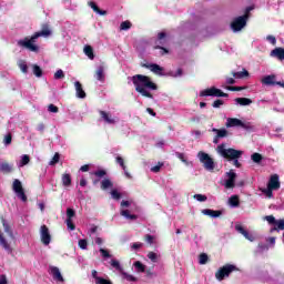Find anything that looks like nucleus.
Segmentation results:
<instances>
[{"instance_id":"1","label":"nucleus","mask_w":284,"mask_h":284,"mask_svg":"<svg viewBox=\"0 0 284 284\" xmlns=\"http://www.w3.org/2000/svg\"><path fill=\"white\" fill-rule=\"evenodd\" d=\"M135 88V92L141 94V97H145L146 99H154L152 95V90H159L156 83L152 82V79L148 75L135 74L133 77L128 78Z\"/></svg>"},{"instance_id":"2","label":"nucleus","mask_w":284,"mask_h":284,"mask_svg":"<svg viewBox=\"0 0 284 284\" xmlns=\"http://www.w3.org/2000/svg\"><path fill=\"white\" fill-rule=\"evenodd\" d=\"M52 34V31L50 28H48V24H44L42 27L41 31L36 32L31 37H26L23 39H20L17 41L18 48H24V50H29V52H39V45L37 44V39L39 37L48 38Z\"/></svg>"},{"instance_id":"3","label":"nucleus","mask_w":284,"mask_h":284,"mask_svg":"<svg viewBox=\"0 0 284 284\" xmlns=\"http://www.w3.org/2000/svg\"><path fill=\"white\" fill-rule=\"evenodd\" d=\"M216 152L222 159H226V161H232L233 165L235 168H241V162H239V159L243 156V151L229 148L227 144L222 143L217 145Z\"/></svg>"},{"instance_id":"4","label":"nucleus","mask_w":284,"mask_h":284,"mask_svg":"<svg viewBox=\"0 0 284 284\" xmlns=\"http://www.w3.org/2000/svg\"><path fill=\"white\" fill-rule=\"evenodd\" d=\"M226 128H242L247 132H252V130H254V125H252V122H243L237 118H227Z\"/></svg>"},{"instance_id":"5","label":"nucleus","mask_w":284,"mask_h":284,"mask_svg":"<svg viewBox=\"0 0 284 284\" xmlns=\"http://www.w3.org/2000/svg\"><path fill=\"white\" fill-rule=\"evenodd\" d=\"M232 272H239V267H236L234 264H226L217 270L215 273V278L217 281H223L226 276H230Z\"/></svg>"},{"instance_id":"6","label":"nucleus","mask_w":284,"mask_h":284,"mask_svg":"<svg viewBox=\"0 0 284 284\" xmlns=\"http://www.w3.org/2000/svg\"><path fill=\"white\" fill-rule=\"evenodd\" d=\"M247 16H239L234 18L231 22V30L232 32H241L247 26Z\"/></svg>"},{"instance_id":"7","label":"nucleus","mask_w":284,"mask_h":284,"mask_svg":"<svg viewBox=\"0 0 284 284\" xmlns=\"http://www.w3.org/2000/svg\"><path fill=\"white\" fill-rule=\"evenodd\" d=\"M263 221H266L268 225H272L270 232H281V230H284V220H276L274 215H266L263 217Z\"/></svg>"},{"instance_id":"8","label":"nucleus","mask_w":284,"mask_h":284,"mask_svg":"<svg viewBox=\"0 0 284 284\" xmlns=\"http://www.w3.org/2000/svg\"><path fill=\"white\" fill-rule=\"evenodd\" d=\"M99 114L100 121L105 123V125H116V123L120 121L119 116L112 114L111 112L99 111Z\"/></svg>"},{"instance_id":"9","label":"nucleus","mask_w":284,"mask_h":284,"mask_svg":"<svg viewBox=\"0 0 284 284\" xmlns=\"http://www.w3.org/2000/svg\"><path fill=\"white\" fill-rule=\"evenodd\" d=\"M197 159L200 160L201 163H203L204 168L209 171L212 172V170H214V160H212V158H210V154L200 151L197 153Z\"/></svg>"},{"instance_id":"10","label":"nucleus","mask_w":284,"mask_h":284,"mask_svg":"<svg viewBox=\"0 0 284 284\" xmlns=\"http://www.w3.org/2000/svg\"><path fill=\"white\" fill-rule=\"evenodd\" d=\"M130 205H132V202L131 201H125L123 200L121 202V211H120V214L121 216H123L124 219H126L128 221H136V219H139V216H136L135 214H131L130 213V210L128 209H124V207H130Z\"/></svg>"},{"instance_id":"11","label":"nucleus","mask_w":284,"mask_h":284,"mask_svg":"<svg viewBox=\"0 0 284 284\" xmlns=\"http://www.w3.org/2000/svg\"><path fill=\"white\" fill-rule=\"evenodd\" d=\"M262 85H266L268 88H274V85H280V88H284V81H277L275 74L265 75L261 80Z\"/></svg>"},{"instance_id":"12","label":"nucleus","mask_w":284,"mask_h":284,"mask_svg":"<svg viewBox=\"0 0 284 284\" xmlns=\"http://www.w3.org/2000/svg\"><path fill=\"white\" fill-rule=\"evenodd\" d=\"M40 241L45 246L52 243V235L50 234V229L45 224L40 226Z\"/></svg>"},{"instance_id":"13","label":"nucleus","mask_w":284,"mask_h":284,"mask_svg":"<svg viewBox=\"0 0 284 284\" xmlns=\"http://www.w3.org/2000/svg\"><path fill=\"white\" fill-rule=\"evenodd\" d=\"M200 97H223V98H227V93H224L221 91V89H216L214 87L210 88V89H205L203 91L200 92Z\"/></svg>"},{"instance_id":"14","label":"nucleus","mask_w":284,"mask_h":284,"mask_svg":"<svg viewBox=\"0 0 284 284\" xmlns=\"http://www.w3.org/2000/svg\"><path fill=\"white\" fill-rule=\"evenodd\" d=\"M226 176L229 179L224 181V187L226 190H234L236 186V173H234V170H231L230 172H226Z\"/></svg>"},{"instance_id":"15","label":"nucleus","mask_w":284,"mask_h":284,"mask_svg":"<svg viewBox=\"0 0 284 284\" xmlns=\"http://www.w3.org/2000/svg\"><path fill=\"white\" fill-rule=\"evenodd\" d=\"M49 274L52 275L53 281L57 283H64L65 280L63 278V275L61 274V270L57 266H50L49 267Z\"/></svg>"},{"instance_id":"16","label":"nucleus","mask_w":284,"mask_h":284,"mask_svg":"<svg viewBox=\"0 0 284 284\" xmlns=\"http://www.w3.org/2000/svg\"><path fill=\"white\" fill-rule=\"evenodd\" d=\"M211 132H213V134H215V136L213 138V143L215 145H217L220 139H225V136H227V130L226 129L213 128V129H211Z\"/></svg>"},{"instance_id":"17","label":"nucleus","mask_w":284,"mask_h":284,"mask_svg":"<svg viewBox=\"0 0 284 284\" xmlns=\"http://www.w3.org/2000/svg\"><path fill=\"white\" fill-rule=\"evenodd\" d=\"M196 30H197L199 34H201L202 37H211L212 36V27H210L203 22H200L196 26Z\"/></svg>"},{"instance_id":"18","label":"nucleus","mask_w":284,"mask_h":284,"mask_svg":"<svg viewBox=\"0 0 284 284\" xmlns=\"http://www.w3.org/2000/svg\"><path fill=\"white\" fill-rule=\"evenodd\" d=\"M143 68H146L148 70H151V72H153V74H158L159 77H163V67H161L156 63L143 64Z\"/></svg>"},{"instance_id":"19","label":"nucleus","mask_w":284,"mask_h":284,"mask_svg":"<svg viewBox=\"0 0 284 284\" xmlns=\"http://www.w3.org/2000/svg\"><path fill=\"white\" fill-rule=\"evenodd\" d=\"M267 187H271V190H280L281 189V181L278 180V175L274 174L270 178Z\"/></svg>"},{"instance_id":"20","label":"nucleus","mask_w":284,"mask_h":284,"mask_svg":"<svg viewBox=\"0 0 284 284\" xmlns=\"http://www.w3.org/2000/svg\"><path fill=\"white\" fill-rule=\"evenodd\" d=\"M75 97L77 99H85L88 94H85V90H83V84L80 81L74 82Z\"/></svg>"},{"instance_id":"21","label":"nucleus","mask_w":284,"mask_h":284,"mask_svg":"<svg viewBox=\"0 0 284 284\" xmlns=\"http://www.w3.org/2000/svg\"><path fill=\"white\" fill-rule=\"evenodd\" d=\"M235 230L239 232V234H243L244 239L251 241V243L254 242V235L250 234V232H247L243 225L236 224Z\"/></svg>"},{"instance_id":"22","label":"nucleus","mask_w":284,"mask_h":284,"mask_svg":"<svg viewBox=\"0 0 284 284\" xmlns=\"http://www.w3.org/2000/svg\"><path fill=\"white\" fill-rule=\"evenodd\" d=\"M202 214H204V216H210L211 219H219L220 216H223V211L204 209L202 210Z\"/></svg>"},{"instance_id":"23","label":"nucleus","mask_w":284,"mask_h":284,"mask_svg":"<svg viewBox=\"0 0 284 284\" xmlns=\"http://www.w3.org/2000/svg\"><path fill=\"white\" fill-rule=\"evenodd\" d=\"M270 57L274 59H278L280 61H284V49L283 48H275L271 51Z\"/></svg>"},{"instance_id":"24","label":"nucleus","mask_w":284,"mask_h":284,"mask_svg":"<svg viewBox=\"0 0 284 284\" xmlns=\"http://www.w3.org/2000/svg\"><path fill=\"white\" fill-rule=\"evenodd\" d=\"M0 245L9 254L12 253V246H10V243H8V240H6L1 231H0Z\"/></svg>"},{"instance_id":"25","label":"nucleus","mask_w":284,"mask_h":284,"mask_svg":"<svg viewBox=\"0 0 284 284\" xmlns=\"http://www.w3.org/2000/svg\"><path fill=\"white\" fill-rule=\"evenodd\" d=\"M92 278H94L95 284H112V282L110 280L100 277L99 272H97L95 270L92 271Z\"/></svg>"},{"instance_id":"26","label":"nucleus","mask_w":284,"mask_h":284,"mask_svg":"<svg viewBox=\"0 0 284 284\" xmlns=\"http://www.w3.org/2000/svg\"><path fill=\"white\" fill-rule=\"evenodd\" d=\"M227 203L230 207H239V205H241V200L239 199V195H231Z\"/></svg>"},{"instance_id":"27","label":"nucleus","mask_w":284,"mask_h":284,"mask_svg":"<svg viewBox=\"0 0 284 284\" xmlns=\"http://www.w3.org/2000/svg\"><path fill=\"white\" fill-rule=\"evenodd\" d=\"M234 101H235V105H241V106L252 105V99H248V98H236Z\"/></svg>"},{"instance_id":"28","label":"nucleus","mask_w":284,"mask_h":284,"mask_svg":"<svg viewBox=\"0 0 284 284\" xmlns=\"http://www.w3.org/2000/svg\"><path fill=\"white\" fill-rule=\"evenodd\" d=\"M95 79L97 81H105V69L103 65L98 67L95 72Z\"/></svg>"},{"instance_id":"29","label":"nucleus","mask_w":284,"mask_h":284,"mask_svg":"<svg viewBox=\"0 0 284 284\" xmlns=\"http://www.w3.org/2000/svg\"><path fill=\"white\" fill-rule=\"evenodd\" d=\"M12 170H13V165L10 163L3 162L0 164V172H2V174H10Z\"/></svg>"},{"instance_id":"30","label":"nucleus","mask_w":284,"mask_h":284,"mask_svg":"<svg viewBox=\"0 0 284 284\" xmlns=\"http://www.w3.org/2000/svg\"><path fill=\"white\" fill-rule=\"evenodd\" d=\"M121 276L123 281H128L129 283H136V281H139V278L130 273H126L125 271H122Z\"/></svg>"},{"instance_id":"31","label":"nucleus","mask_w":284,"mask_h":284,"mask_svg":"<svg viewBox=\"0 0 284 284\" xmlns=\"http://www.w3.org/2000/svg\"><path fill=\"white\" fill-rule=\"evenodd\" d=\"M133 267L138 274H144L146 266L145 264H142L141 261H135Z\"/></svg>"},{"instance_id":"32","label":"nucleus","mask_w":284,"mask_h":284,"mask_svg":"<svg viewBox=\"0 0 284 284\" xmlns=\"http://www.w3.org/2000/svg\"><path fill=\"white\" fill-rule=\"evenodd\" d=\"M30 163V155L23 154L20 158V161L17 163L18 168H24V165H28Z\"/></svg>"},{"instance_id":"33","label":"nucleus","mask_w":284,"mask_h":284,"mask_svg":"<svg viewBox=\"0 0 284 284\" xmlns=\"http://www.w3.org/2000/svg\"><path fill=\"white\" fill-rule=\"evenodd\" d=\"M146 257L150 258L151 263H159L161 261V254L152 251L148 253Z\"/></svg>"},{"instance_id":"34","label":"nucleus","mask_w":284,"mask_h":284,"mask_svg":"<svg viewBox=\"0 0 284 284\" xmlns=\"http://www.w3.org/2000/svg\"><path fill=\"white\" fill-rule=\"evenodd\" d=\"M232 75L234 77V79H245V77H250V72L247 70H243V71H233Z\"/></svg>"},{"instance_id":"35","label":"nucleus","mask_w":284,"mask_h":284,"mask_svg":"<svg viewBox=\"0 0 284 284\" xmlns=\"http://www.w3.org/2000/svg\"><path fill=\"white\" fill-rule=\"evenodd\" d=\"M62 184L64 187H70L72 185V176L69 173L62 175Z\"/></svg>"},{"instance_id":"36","label":"nucleus","mask_w":284,"mask_h":284,"mask_svg":"<svg viewBox=\"0 0 284 284\" xmlns=\"http://www.w3.org/2000/svg\"><path fill=\"white\" fill-rule=\"evenodd\" d=\"M83 52L91 61L94 60V49H92V47L85 45Z\"/></svg>"},{"instance_id":"37","label":"nucleus","mask_w":284,"mask_h":284,"mask_svg":"<svg viewBox=\"0 0 284 284\" xmlns=\"http://www.w3.org/2000/svg\"><path fill=\"white\" fill-rule=\"evenodd\" d=\"M32 70L34 77H37L38 79H41V77H43V70L41 69V67H39V64H32Z\"/></svg>"},{"instance_id":"38","label":"nucleus","mask_w":284,"mask_h":284,"mask_svg":"<svg viewBox=\"0 0 284 284\" xmlns=\"http://www.w3.org/2000/svg\"><path fill=\"white\" fill-rule=\"evenodd\" d=\"M168 37V33H165L164 31L158 33V43L159 45H165V43L168 42V40H165Z\"/></svg>"},{"instance_id":"39","label":"nucleus","mask_w":284,"mask_h":284,"mask_svg":"<svg viewBox=\"0 0 284 284\" xmlns=\"http://www.w3.org/2000/svg\"><path fill=\"white\" fill-rule=\"evenodd\" d=\"M2 227L6 234H8L11 239L14 236V234L12 233V229H10V224H8V221L2 220Z\"/></svg>"},{"instance_id":"40","label":"nucleus","mask_w":284,"mask_h":284,"mask_svg":"<svg viewBox=\"0 0 284 284\" xmlns=\"http://www.w3.org/2000/svg\"><path fill=\"white\" fill-rule=\"evenodd\" d=\"M113 183L110 179H104L101 181V190H110V187H113Z\"/></svg>"},{"instance_id":"41","label":"nucleus","mask_w":284,"mask_h":284,"mask_svg":"<svg viewBox=\"0 0 284 284\" xmlns=\"http://www.w3.org/2000/svg\"><path fill=\"white\" fill-rule=\"evenodd\" d=\"M12 190H13V192H20L21 190H23V184H21V180H18V179H16L14 181H13V185H12Z\"/></svg>"},{"instance_id":"42","label":"nucleus","mask_w":284,"mask_h":284,"mask_svg":"<svg viewBox=\"0 0 284 284\" xmlns=\"http://www.w3.org/2000/svg\"><path fill=\"white\" fill-rule=\"evenodd\" d=\"M210 261V256H207V253H201L199 256V264L200 265H207V262Z\"/></svg>"},{"instance_id":"43","label":"nucleus","mask_w":284,"mask_h":284,"mask_svg":"<svg viewBox=\"0 0 284 284\" xmlns=\"http://www.w3.org/2000/svg\"><path fill=\"white\" fill-rule=\"evenodd\" d=\"M111 266H113L114 270L120 272V274L123 273V266H121V263H119L118 260H111Z\"/></svg>"},{"instance_id":"44","label":"nucleus","mask_w":284,"mask_h":284,"mask_svg":"<svg viewBox=\"0 0 284 284\" xmlns=\"http://www.w3.org/2000/svg\"><path fill=\"white\" fill-rule=\"evenodd\" d=\"M267 250H270V246H267V244H265V243H260V244L257 245L256 253H257V254H263L264 252H267Z\"/></svg>"},{"instance_id":"45","label":"nucleus","mask_w":284,"mask_h":284,"mask_svg":"<svg viewBox=\"0 0 284 284\" xmlns=\"http://www.w3.org/2000/svg\"><path fill=\"white\" fill-rule=\"evenodd\" d=\"M175 156L180 159V161H182V163H184L185 165H192V162H189L187 159H185V154L176 152Z\"/></svg>"},{"instance_id":"46","label":"nucleus","mask_w":284,"mask_h":284,"mask_svg":"<svg viewBox=\"0 0 284 284\" xmlns=\"http://www.w3.org/2000/svg\"><path fill=\"white\" fill-rule=\"evenodd\" d=\"M18 65L23 74H28V64L26 63L24 60H20L18 62Z\"/></svg>"},{"instance_id":"47","label":"nucleus","mask_w":284,"mask_h":284,"mask_svg":"<svg viewBox=\"0 0 284 284\" xmlns=\"http://www.w3.org/2000/svg\"><path fill=\"white\" fill-rule=\"evenodd\" d=\"M251 160L253 161V163H261V161H263V155H261V153H253L251 155Z\"/></svg>"},{"instance_id":"48","label":"nucleus","mask_w":284,"mask_h":284,"mask_svg":"<svg viewBox=\"0 0 284 284\" xmlns=\"http://www.w3.org/2000/svg\"><path fill=\"white\" fill-rule=\"evenodd\" d=\"M130 28H132V22H130V21H123L120 24V30L128 31V30H130Z\"/></svg>"},{"instance_id":"49","label":"nucleus","mask_w":284,"mask_h":284,"mask_svg":"<svg viewBox=\"0 0 284 284\" xmlns=\"http://www.w3.org/2000/svg\"><path fill=\"white\" fill-rule=\"evenodd\" d=\"M170 77H173L174 79H179L180 77H183V69H178L176 71H171Z\"/></svg>"},{"instance_id":"50","label":"nucleus","mask_w":284,"mask_h":284,"mask_svg":"<svg viewBox=\"0 0 284 284\" xmlns=\"http://www.w3.org/2000/svg\"><path fill=\"white\" fill-rule=\"evenodd\" d=\"M121 193L118 190H112L111 191V197L113 201H121Z\"/></svg>"},{"instance_id":"51","label":"nucleus","mask_w":284,"mask_h":284,"mask_svg":"<svg viewBox=\"0 0 284 284\" xmlns=\"http://www.w3.org/2000/svg\"><path fill=\"white\" fill-rule=\"evenodd\" d=\"M18 199H21L23 203H26V201H28V196L26 195V192L23 191V189L21 191H17L16 192Z\"/></svg>"},{"instance_id":"52","label":"nucleus","mask_w":284,"mask_h":284,"mask_svg":"<svg viewBox=\"0 0 284 284\" xmlns=\"http://www.w3.org/2000/svg\"><path fill=\"white\" fill-rule=\"evenodd\" d=\"M54 79L55 81H59V79H65V73L63 72V70H57L54 73Z\"/></svg>"},{"instance_id":"53","label":"nucleus","mask_w":284,"mask_h":284,"mask_svg":"<svg viewBox=\"0 0 284 284\" xmlns=\"http://www.w3.org/2000/svg\"><path fill=\"white\" fill-rule=\"evenodd\" d=\"M155 50H159V54L161 57L165 55V54H170V50H168L166 48H163L161 45H156Z\"/></svg>"},{"instance_id":"54","label":"nucleus","mask_w":284,"mask_h":284,"mask_svg":"<svg viewBox=\"0 0 284 284\" xmlns=\"http://www.w3.org/2000/svg\"><path fill=\"white\" fill-rule=\"evenodd\" d=\"M61 159V155L59 153H55L52 158V160L49 162V165H57Z\"/></svg>"},{"instance_id":"55","label":"nucleus","mask_w":284,"mask_h":284,"mask_svg":"<svg viewBox=\"0 0 284 284\" xmlns=\"http://www.w3.org/2000/svg\"><path fill=\"white\" fill-rule=\"evenodd\" d=\"M193 199H195V201H199L200 203H204V201H207V196L203 194H194Z\"/></svg>"},{"instance_id":"56","label":"nucleus","mask_w":284,"mask_h":284,"mask_svg":"<svg viewBox=\"0 0 284 284\" xmlns=\"http://www.w3.org/2000/svg\"><path fill=\"white\" fill-rule=\"evenodd\" d=\"M115 161H116L118 165L121 166L123 171H125L126 166H125V162L123 161V158L116 156Z\"/></svg>"},{"instance_id":"57","label":"nucleus","mask_w":284,"mask_h":284,"mask_svg":"<svg viewBox=\"0 0 284 284\" xmlns=\"http://www.w3.org/2000/svg\"><path fill=\"white\" fill-rule=\"evenodd\" d=\"M78 245L80 250H88V240H79Z\"/></svg>"},{"instance_id":"58","label":"nucleus","mask_w":284,"mask_h":284,"mask_svg":"<svg viewBox=\"0 0 284 284\" xmlns=\"http://www.w3.org/2000/svg\"><path fill=\"white\" fill-rule=\"evenodd\" d=\"M100 254L103 258H111L112 255H110V252L105 248H100Z\"/></svg>"},{"instance_id":"59","label":"nucleus","mask_w":284,"mask_h":284,"mask_svg":"<svg viewBox=\"0 0 284 284\" xmlns=\"http://www.w3.org/2000/svg\"><path fill=\"white\" fill-rule=\"evenodd\" d=\"M93 174L98 179H103V176H105V174H108V173L105 172V170H98V171L93 172Z\"/></svg>"},{"instance_id":"60","label":"nucleus","mask_w":284,"mask_h":284,"mask_svg":"<svg viewBox=\"0 0 284 284\" xmlns=\"http://www.w3.org/2000/svg\"><path fill=\"white\" fill-rule=\"evenodd\" d=\"M274 189H271L267 186L266 189L263 190V193L266 194L267 199H272Z\"/></svg>"},{"instance_id":"61","label":"nucleus","mask_w":284,"mask_h":284,"mask_svg":"<svg viewBox=\"0 0 284 284\" xmlns=\"http://www.w3.org/2000/svg\"><path fill=\"white\" fill-rule=\"evenodd\" d=\"M48 112H51L52 114H57V112H59V108L54 104H49Z\"/></svg>"},{"instance_id":"62","label":"nucleus","mask_w":284,"mask_h":284,"mask_svg":"<svg viewBox=\"0 0 284 284\" xmlns=\"http://www.w3.org/2000/svg\"><path fill=\"white\" fill-rule=\"evenodd\" d=\"M3 143H4V145H10V143H12V134L11 133H9L4 136Z\"/></svg>"},{"instance_id":"63","label":"nucleus","mask_w":284,"mask_h":284,"mask_svg":"<svg viewBox=\"0 0 284 284\" xmlns=\"http://www.w3.org/2000/svg\"><path fill=\"white\" fill-rule=\"evenodd\" d=\"M266 41L271 43V45H276V37L274 36H267Z\"/></svg>"},{"instance_id":"64","label":"nucleus","mask_w":284,"mask_h":284,"mask_svg":"<svg viewBox=\"0 0 284 284\" xmlns=\"http://www.w3.org/2000/svg\"><path fill=\"white\" fill-rule=\"evenodd\" d=\"M75 214H77V213L74 212L73 209H70V207L67 209V219L72 220Z\"/></svg>"}]
</instances>
